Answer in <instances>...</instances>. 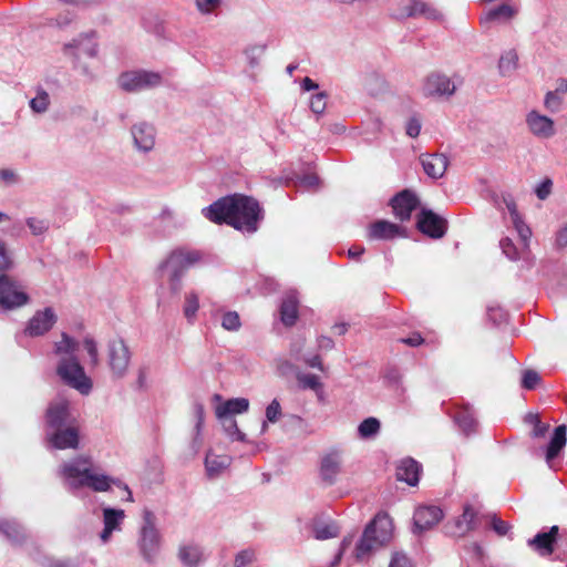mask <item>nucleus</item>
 <instances>
[{
    "label": "nucleus",
    "instance_id": "a211bd4d",
    "mask_svg": "<svg viewBox=\"0 0 567 567\" xmlns=\"http://www.w3.org/2000/svg\"><path fill=\"white\" fill-rule=\"evenodd\" d=\"M398 17H424L429 20H440L442 13L433 6L422 0H405Z\"/></svg>",
    "mask_w": 567,
    "mask_h": 567
},
{
    "label": "nucleus",
    "instance_id": "f8f14e48",
    "mask_svg": "<svg viewBox=\"0 0 567 567\" xmlns=\"http://www.w3.org/2000/svg\"><path fill=\"white\" fill-rule=\"evenodd\" d=\"M456 91V84L450 76L434 72L429 74L422 83V93L426 97H449Z\"/></svg>",
    "mask_w": 567,
    "mask_h": 567
},
{
    "label": "nucleus",
    "instance_id": "4c0bfd02",
    "mask_svg": "<svg viewBox=\"0 0 567 567\" xmlns=\"http://www.w3.org/2000/svg\"><path fill=\"white\" fill-rule=\"evenodd\" d=\"M517 61L518 56L514 50L506 51L498 62L499 73L503 76L511 75L517 68Z\"/></svg>",
    "mask_w": 567,
    "mask_h": 567
},
{
    "label": "nucleus",
    "instance_id": "c03bdc74",
    "mask_svg": "<svg viewBox=\"0 0 567 567\" xmlns=\"http://www.w3.org/2000/svg\"><path fill=\"white\" fill-rule=\"evenodd\" d=\"M50 104L49 94L44 90H39L37 95L31 99L30 107L35 113H44Z\"/></svg>",
    "mask_w": 567,
    "mask_h": 567
},
{
    "label": "nucleus",
    "instance_id": "a878e982",
    "mask_svg": "<svg viewBox=\"0 0 567 567\" xmlns=\"http://www.w3.org/2000/svg\"><path fill=\"white\" fill-rule=\"evenodd\" d=\"M400 226L388 220H378L370 225L368 237L370 239L388 240L402 236Z\"/></svg>",
    "mask_w": 567,
    "mask_h": 567
},
{
    "label": "nucleus",
    "instance_id": "ddd939ff",
    "mask_svg": "<svg viewBox=\"0 0 567 567\" xmlns=\"http://www.w3.org/2000/svg\"><path fill=\"white\" fill-rule=\"evenodd\" d=\"M525 123L528 132L538 140H550L556 135L554 120L537 110L526 113Z\"/></svg>",
    "mask_w": 567,
    "mask_h": 567
},
{
    "label": "nucleus",
    "instance_id": "473e14b6",
    "mask_svg": "<svg viewBox=\"0 0 567 567\" xmlns=\"http://www.w3.org/2000/svg\"><path fill=\"white\" fill-rule=\"evenodd\" d=\"M178 557L188 567H196L203 559V551L197 545H185L179 548Z\"/></svg>",
    "mask_w": 567,
    "mask_h": 567
},
{
    "label": "nucleus",
    "instance_id": "58836bf2",
    "mask_svg": "<svg viewBox=\"0 0 567 567\" xmlns=\"http://www.w3.org/2000/svg\"><path fill=\"white\" fill-rule=\"evenodd\" d=\"M282 415L281 405L277 399H274L266 408L265 416L266 420L261 425V433H266L268 430V423H277Z\"/></svg>",
    "mask_w": 567,
    "mask_h": 567
},
{
    "label": "nucleus",
    "instance_id": "c85d7f7f",
    "mask_svg": "<svg viewBox=\"0 0 567 567\" xmlns=\"http://www.w3.org/2000/svg\"><path fill=\"white\" fill-rule=\"evenodd\" d=\"M298 298L295 292H288L280 306V319L287 327H291L298 319Z\"/></svg>",
    "mask_w": 567,
    "mask_h": 567
},
{
    "label": "nucleus",
    "instance_id": "9b49d317",
    "mask_svg": "<svg viewBox=\"0 0 567 567\" xmlns=\"http://www.w3.org/2000/svg\"><path fill=\"white\" fill-rule=\"evenodd\" d=\"M30 297L23 287L10 277L0 276V308L12 310L28 305Z\"/></svg>",
    "mask_w": 567,
    "mask_h": 567
},
{
    "label": "nucleus",
    "instance_id": "09e8293b",
    "mask_svg": "<svg viewBox=\"0 0 567 567\" xmlns=\"http://www.w3.org/2000/svg\"><path fill=\"white\" fill-rule=\"evenodd\" d=\"M256 560V551L251 548L238 551L234 559V567H249Z\"/></svg>",
    "mask_w": 567,
    "mask_h": 567
},
{
    "label": "nucleus",
    "instance_id": "79ce46f5",
    "mask_svg": "<svg viewBox=\"0 0 567 567\" xmlns=\"http://www.w3.org/2000/svg\"><path fill=\"white\" fill-rule=\"evenodd\" d=\"M499 247L503 251V254L509 259V260H518L520 257L524 256L525 252H527L528 250H524L523 247L520 249H518L513 240L508 237H505L503 239H501L499 241Z\"/></svg>",
    "mask_w": 567,
    "mask_h": 567
},
{
    "label": "nucleus",
    "instance_id": "f03ea898",
    "mask_svg": "<svg viewBox=\"0 0 567 567\" xmlns=\"http://www.w3.org/2000/svg\"><path fill=\"white\" fill-rule=\"evenodd\" d=\"M56 475L65 489L75 496L85 487L94 492H106L113 484L121 486L117 480L96 470L93 461L86 456L63 462L58 467Z\"/></svg>",
    "mask_w": 567,
    "mask_h": 567
},
{
    "label": "nucleus",
    "instance_id": "c9c22d12",
    "mask_svg": "<svg viewBox=\"0 0 567 567\" xmlns=\"http://www.w3.org/2000/svg\"><path fill=\"white\" fill-rule=\"evenodd\" d=\"M381 430V423L377 417L364 419L358 426L360 439L368 440L377 436Z\"/></svg>",
    "mask_w": 567,
    "mask_h": 567
},
{
    "label": "nucleus",
    "instance_id": "69168bd1",
    "mask_svg": "<svg viewBox=\"0 0 567 567\" xmlns=\"http://www.w3.org/2000/svg\"><path fill=\"white\" fill-rule=\"evenodd\" d=\"M503 200H504V204H505L506 208L509 212L512 221L518 220L519 218H522L519 216L518 212H517L516 204H515L514 199L511 196H505L503 198Z\"/></svg>",
    "mask_w": 567,
    "mask_h": 567
},
{
    "label": "nucleus",
    "instance_id": "37998d69",
    "mask_svg": "<svg viewBox=\"0 0 567 567\" xmlns=\"http://www.w3.org/2000/svg\"><path fill=\"white\" fill-rule=\"evenodd\" d=\"M564 99L556 90L548 91L544 97V107L550 113H558L563 107Z\"/></svg>",
    "mask_w": 567,
    "mask_h": 567
},
{
    "label": "nucleus",
    "instance_id": "f704fd0d",
    "mask_svg": "<svg viewBox=\"0 0 567 567\" xmlns=\"http://www.w3.org/2000/svg\"><path fill=\"white\" fill-rule=\"evenodd\" d=\"M454 420L465 434H470L475 431L476 420L471 409L465 408L457 410L455 412Z\"/></svg>",
    "mask_w": 567,
    "mask_h": 567
},
{
    "label": "nucleus",
    "instance_id": "774afa93",
    "mask_svg": "<svg viewBox=\"0 0 567 567\" xmlns=\"http://www.w3.org/2000/svg\"><path fill=\"white\" fill-rule=\"evenodd\" d=\"M400 341L410 347H417L424 342V339L419 332H414L408 338L400 339Z\"/></svg>",
    "mask_w": 567,
    "mask_h": 567
},
{
    "label": "nucleus",
    "instance_id": "338daca9",
    "mask_svg": "<svg viewBox=\"0 0 567 567\" xmlns=\"http://www.w3.org/2000/svg\"><path fill=\"white\" fill-rule=\"evenodd\" d=\"M11 266L10 257L3 241L0 240V271L7 270Z\"/></svg>",
    "mask_w": 567,
    "mask_h": 567
},
{
    "label": "nucleus",
    "instance_id": "13d9d810",
    "mask_svg": "<svg viewBox=\"0 0 567 567\" xmlns=\"http://www.w3.org/2000/svg\"><path fill=\"white\" fill-rule=\"evenodd\" d=\"M553 182L549 178L544 179L535 189L537 197L542 200L546 199L551 192Z\"/></svg>",
    "mask_w": 567,
    "mask_h": 567
},
{
    "label": "nucleus",
    "instance_id": "423d86ee",
    "mask_svg": "<svg viewBox=\"0 0 567 567\" xmlns=\"http://www.w3.org/2000/svg\"><path fill=\"white\" fill-rule=\"evenodd\" d=\"M393 535V523L386 513H379L367 525L360 539L355 544L354 557L357 560L369 558L375 550L388 544Z\"/></svg>",
    "mask_w": 567,
    "mask_h": 567
},
{
    "label": "nucleus",
    "instance_id": "412c9836",
    "mask_svg": "<svg viewBox=\"0 0 567 567\" xmlns=\"http://www.w3.org/2000/svg\"><path fill=\"white\" fill-rule=\"evenodd\" d=\"M342 458L338 452L326 454L320 462V478L326 485H333L341 472Z\"/></svg>",
    "mask_w": 567,
    "mask_h": 567
},
{
    "label": "nucleus",
    "instance_id": "8fccbe9b",
    "mask_svg": "<svg viewBox=\"0 0 567 567\" xmlns=\"http://www.w3.org/2000/svg\"><path fill=\"white\" fill-rule=\"evenodd\" d=\"M512 223L520 238L523 249L528 250L529 239L532 236L530 228L527 225H525L522 218H519L518 220H514Z\"/></svg>",
    "mask_w": 567,
    "mask_h": 567
},
{
    "label": "nucleus",
    "instance_id": "39448f33",
    "mask_svg": "<svg viewBox=\"0 0 567 567\" xmlns=\"http://www.w3.org/2000/svg\"><path fill=\"white\" fill-rule=\"evenodd\" d=\"M204 254L196 249L177 248L159 264L158 270L162 278H165L172 295L176 296L182 290V279L190 267L200 264Z\"/></svg>",
    "mask_w": 567,
    "mask_h": 567
},
{
    "label": "nucleus",
    "instance_id": "a19ab883",
    "mask_svg": "<svg viewBox=\"0 0 567 567\" xmlns=\"http://www.w3.org/2000/svg\"><path fill=\"white\" fill-rule=\"evenodd\" d=\"M316 539L326 540L339 535V527L334 523L317 524L313 527Z\"/></svg>",
    "mask_w": 567,
    "mask_h": 567
},
{
    "label": "nucleus",
    "instance_id": "a18cd8bd",
    "mask_svg": "<svg viewBox=\"0 0 567 567\" xmlns=\"http://www.w3.org/2000/svg\"><path fill=\"white\" fill-rule=\"evenodd\" d=\"M221 421H223V426H224L225 432L233 441H239V442L246 441V434L239 430L236 420L223 419Z\"/></svg>",
    "mask_w": 567,
    "mask_h": 567
},
{
    "label": "nucleus",
    "instance_id": "4be33fe9",
    "mask_svg": "<svg viewBox=\"0 0 567 567\" xmlns=\"http://www.w3.org/2000/svg\"><path fill=\"white\" fill-rule=\"evenodd\" d=\"M424 173L434 179L441 178L449 166V158L444 154H425L420 157Z\"/></svg>",
    "mask_w": 567,
    "mask_h": 567
},
{
    "label": "nucleus",
    "instance_id": "680f3d73",
    "mask_svg": "<svg viewBox=\"0 0 567 567\" xmlns=\"http://www.w3.org/2000/svg\"><path fill=\"white\" fill-rule=\"evenodd\" d=\"M0 181L6 185H13L18 182V176L14 171L9 168L0 169Z\"/></svg>",
    "mask_w": 567,
    "mask_h": 567
},
{
    "label": "nucleus",
    "instance_id": "aec40b11",
    "mask_svg": "<svg viewBox=\"0 0 567 567\" xmlns=\"http://www.w3.org/2000/svg\"><path fill=\"white\" fill-rule=\"evenodd\" d=\"M125 518V512L118 508L105 507L103 508V529L100 533V539L103 544H107L114 532L122 529V524Z\"/></svg>",
    "mask_w": 567,
    "mask_h": 567
},
{
    "label": "nucleus",
    "instance_id": "ea45409f",
    "mask_svg": "<svg viewBox=\"0 0 567 567\" xmlns=\"http://www.w3.org/2000/svg\"><path fill=\"white\" fill-rule=\"evenodd\" d=\"M296 378L299 386L303 390L309 389L319 392L322 389V383L316 374L298 372Z\"/></svg>",
    "mask_w": 567,
    "mask_h": 567
},
{
    "label": "nucleus",
    "instance_id": "e2e57ef3",
    "mask_svg": "<svg viewBox=\"0 0 567 567\" xmlns=\"http://www.w3.org/2000/svg\"><path fill=\"white\" fill-rule=\"evenodd\" d=\"M555 247L557 249H564L567 247V224L564 225L556 234Z\"/></svg>",
    "mask_w": 567,
    "mask_h": 567
},
{
    "label": "nucleus",
    "instance_id": "0e129e2a",
    "mask_svg": "<svg viewBox=\"0 0 567 567\" xmlns=\"http://www.w3.org/2000/svg\"><path fill=\"white\" fill-rule=\"evenodd\" d=\"M194 414L196 417V425H195L196 433L199 434L202 426L204 424V419H205L204 406L202 404H195Z\"/></svg>",
    "mask_w": 567,
    "mask_h": 567
},
{
    "label": "nucleus",
    "instance_id": "cd10ccee",
    "mask_svg": "<svg viewBox=\"0 0 567 567\" xmlns=\"http://www.w3.org/2000/svg\"><path fill=\"white\" fill-rule=\"evenodd\" d=\"M249 410V400L246 398L229 399L215 409V414L218 420L230 419V415L241 414Z\"/></svg>",
    "mask_w": 567,
    "mask_h": 567
},
{
    "label": "nucleus",
    "instance_id": "e433bc0d",
    "mask_svg": "<svg viewBox=\"0 0 567 567\" xmlns=\"http://www.w3.org/2000/svg\"><path fill=\"white\" fill-rule=\"evenodd\" d=\"M198 309H199L198 295L194 291L187 292L185 295L183 313L189 323H193L195 321Z\"/></svg>",
    "mask_w": 567,
    "mask_h": 567
},
{
    "label": "nucleus",
    "instance_id": "f257e3e1",
    "mask_svg": "<svg viewBox=\"0 0 567 567\" xmlns=\"http://www.w3.org/2000/svg\"><path fill=\"white\" fill-rule=\"evenodd\" d=\"M202 214L215 224H227L237 230L254 234L264 219L259 203L243 194H233L219 198L202 209Z\"/></svg>",
    "mask_w": 567,
    "mask_h": 567
},
{
    "label": "nucleus",
    "instance_id": "2f4dec72",
    "mask_svg": "<svg viewBox=\"0 0 567 567\" xmlns=\"http://www.w3.org/2000/svg\"><path fill=\"white\" fill-rule=\"evenodd\" d=\"M230 465V458L226 455L207 453L205 458L206 473L210 478L219 476Z\"/></svg>",
    "mask_w": 567,
    "mask_h": 567
},
{
    "label": "nucleus",
    "instance_id": "c756f323",
    "mask_svg": "<svg viewBox=\"0 0 567 567\" xmlns=\"http://www.w3.org/2000/svg\"><path fill=\"white\" fill-rule=\"evenodd\" d=\"M558 533V527L553 526L548 533H539L528 540V545L540 555H550L554 551V542Z\"/></svg>",
    "mask_w": 567,
    "mask_h": 567
},
{
    "label": "nucleus",
    "instance_id": "603ef678",
    "mask_svg": "<svg viewBox=\"0 0 567 567\" xmlns=\"http://www.w3.org/2000/svg\"><path fill=\"white\" fill-rule=\"evenodd\" d=\"M27 225L31 230L32 235L40 236L43 235L49 229V221L45 219H39L35 217H29L27 219Z\"/></svg>",
    "mask_w": 567,
    "mask_h": 567
},
{
    "label": "nucleus",
    "instance_id": "bb28decb",
    "mask_svg": "<svg viewBox=\"0 0 567 567\" xmlns=\"http://www.w3.org/2000/svg\"><path fill=\"white\" fill-rule=\"evenodd\" d=\"M518 13V8L509 3H502L489 9L481 17V23L486 27L491 22H508Z\"/></svg>",
    "mask_w": 567,
    "mask_h": 567
},
{
    "label": "nucleus",
    "instance_id": "0eeeda50",
    "mask_svg": "<svg viewBox=\"0 0 567 567\" xmlns=\"http://www.w3.org/2000/svg\"><path fill=\"white\" fill-rule=\"evenodd\" d=\"M61 52L64 58L71 61L75 70H80L82 74L89 75V68L82 63L81 55L90 59L97 56L99 42L96 32L91 30L76 34L70 41L62 44Z\"/></svg>",
    "mask_w": 567,
    "mask_h": 567
},
{
    "label": "nucleus",
    "instance_id": "1a4fd4ad",
    "mask_svg": "<svg viewBox=\"0 0 567 567\" xmlns=\"http://www.w3.org/2000/svg\"><path fill=\"white\" fill-rule=\"evenodd\" d=\"M161 73L147 70H131L122 72L117 78L118 86L128 93L151 90L162 84Z\"/></svg>",
    "mask_w": 567,
    "mask_h": 567
},
{
    "label": "nucleus",
    "instance_id": "4d7b16f0",
    "mask_svg": "<svg viewBox=\"0 0 567 567\" xmlns=\"http://www.w3.org/2000/svg\"><path fill=\"white\" fill-rule=\"evenodd\" d=\"M421 132V121L416 116H412L405 124V133L408 136L415 138Z\"/></svg>",
    "mask_w": 567,
    "mask_h": 567
},
{
    "label": "nucleus",
    "instance_id": "3c124183",
    "mask_svg": "<svg viewBox=\"0 0 567 567\" xmlns=\"http://www.w3.org/2000/svg\"><path fill=\"white\" fill-rule=\"evenodd\" d=\"M327 99H328V95L324 92H319L317 94H313L310 99L311 111L317 115L323 114V112L327 107Z\"/></svg>",
    "mask_w": 567,
    "mask_h": 567
},
{
    "label": "nucleus",
    "instance_id": "2eb2a0df",
    "mask_svg": "<svg viewBox=\"0 0 567 567\" xmlns=\"http://www.w3.org/2000/svg\"><path fill=\"white\" fill-rule=\"evenodd\" d=\"M417 228L424 235L439 239L446 233V220L432 210L423 209L417 218Z\"/></svg>",
    "mask_w": 567,
    "mask_h": 567
},
{
    "label": "nucleus",
    "instance_id": "de8ad7c7",
    "mask_svg": "<svg viewBox=\"0 0 567 567\" xmlns=\"http://www.w3.org/2000/svg\"><path fill=\"white\" fill-rule=\"evenodd\" d=\"M265 51V44L250 45L245 50L246 59L251 68H255L259 64V61L264 55Z\"/></svg>",
    "mask_w": 567,
    "mask_h": 567
},
{
    "label": "nucleus",
    "instance_id": "6ab92c4d",
    "mask_svg": "<svg viewBox=\"0 0 567 567\" xmlns=\"http://www.w3.org/2000/svg\"><path fill=\"white\" fill-rule=\"evenodd\" d=\"M419 199L414 193L404 189L391 199V206L396 218L402 221L411 218L412 212L417 207Z\"/></svg>",
    "mask_w": 567,
    "mask_h": 567
},
{
    "label": "nucleus",
    "instance_id": "b1692460",
    "mask_svg": "<svg viewBox=\"0 0 567 567\" xmlns=\"http://www.w3.org/2000/svg\"><path fill=\"white\" fill-rule=\"evenodd\" d=\"M475 511L466 505L463 514L454 522L453 525L447 526V534L453 537H463L468 532L475 528Z\"/></svg>",
    "mask_w": 567,
    "mask_h": 567
},
{
    "label": "nucleus",
    "instance_id": "4468645a",
    "mask_svg": "<svg viewBox=\"0 0 567 567\" xmlns=\"http://www.w3.org/2000/svg\"><path fill=\"white\" fill-rule=\"evenodd\" d=\"M58 321V316L53 308L47 307L38 310L29 319L24 333L29 337H40L49 332Z\"/></svg>",
    "mask_w": 567,
    "mask_h": 567
},
{
    "label": "nucleus",
    "instance_id": "49530a36",
    "mask_svg": "<svg viewBox=\"0 0 567 567\" xmlns=\"http://www.w3.org/2000/svg\"><path fill=\"white\" fill-rule=\"evenodd\" d=\"M221 327L227 331H238L241 327V321L238 312H224L221 316Z\"/></svg>",
    "mask_w": 567,
    "mask_h": 567
},
{
    "label": "nucleus",
    "instance_id": "6e6d98bb",
    "mask_svg": "<svg viewBox=\"0 0 567 567\" xmlns=\"http://www.w3.org/2000/svg\"><path fill=\"white\" fill-rule=\"evenodd\" d=\"M83 346L91 359V364L96 367L99 364V350L95 340L93 338L86 337L83 341Z\"/></svg>",
    "mask_w": 567,
    "mask_h": 567
},
{
    "label": "nucleus",
    "instance_id": "bf43d9fd",
    "mask_svg": "<svg viewBox=\"0 0 567 567\" xmlns=\"http://www.w3.org/2000/svg\"><path fill=\"white\" fill-rule=\"evenodd\" d=\"M492 528L499 536H504L508 533L511 526L508 525V523L502 520L501 518L493 516L492 517Z\"/></svg>",
    "mask_w": 567,
    "mask_h": 567
},
{
    "label": "nucleus",
    "instance_id": "f3484780",
    "mask_svg": "<svg viewBox=\"0 0 567 567\" xmlns=\"http://www.w3.org/2000/svg\"><path fill=\"white\" fill-rule=\"evenodd\" d=\"M443 511L435 505H423L415 509L414 532L421 533L435 526L443 518Z\"/></svg>",
    "mask_w": 567,
    "mask_h": 567
},
{
    "label": "nucleus",
    "instance_id": "72a5a7b5",
    "mask_svg": "<svg viewBox=\"0 0 567 567\" xmlns=\"http://www.w3.org/2000/svg\"><path fill=\"white\" fill-rule=\"evenodd\" d=\"M0 533L13 544H19L24 539V530L16 522L0 520Z\"/></svg>",
    "mask_w": 567,
    "mask_h": 567
},
{
    "label": "nucleus",
    "instance_id": "dca6fc26",
    "mask_svg": "<svg viewBox=\"0 0 567 567\" xmlns=\"http://www.w3.org/2000/svg\"><path fill=\"white\" fill-rule=\"evenodd\" d=\"M131 134L137 151L148 153L154 148L156 131L152 124L138 122L132 126Z\"/></svg>",
    "mask_w": 567,
    "mask_h": 567
},
{
    "label": "nucleus",
    "instance_id": "864d4df0",
    "mask_svg": "<svg viewBox=\"0 0 567 567\" xmlns=\"http://www.w3.org/2000/svg\"><path fill=\"white\" fill-rule=\"evenodd\" d=\"M540 382V377L535 370L523 371L522 386L526 390H533Z\"/></svg>",
    "mask_w": 567,
    "mask_h": 567
},
{
    "label": "nucleus",
    "instance_id": "7c9ffc66",
    "mask_svg": "<svg viewBox=\"0 0 567 567\" xmlns=\"http://www.w3.org/2000/svg\"><path fill=\"white\" fill-rule=\"evenodd\" d=\"M567 427L561 424L554 430L553 437L547 446L546 461L550 463L555 457L558 456L559 452L564 449L567 442Z\"/></svg>",
    "mask_w": 567,
    "mask_h": 567
},
{
    "label": "nucleus",
    "instance_id": "6e6552de",
    "mask_svg": "<svg viewBox=\"0 0 567 567\" xmlns=\"http://www.w3.org/2000/svg\"><path fill=\"white\" fill-rule=\"evenodd\" d=\"M155 514L145 508L142 513V522L137 534V548L147 563H154L162 547V535L156 525Z\"/></svg>",
    "mask_w": 567,
    "mask_h": 567
},
{
    "label": "nucleus",
    "instance_id": "7ed1b4c3",
    "mask_svg": "<svg viewBox=\"0 0 567 567\" xmlns=\"http://www.w3.org/2000/svg\"><path fill=\"white\" fill-rule=\"evenodd\" d=\"M78 350L79 342L62 332L61 340L54 342L53 347V352L58 358L55 372L66 385L86 395L91 392L93 384L79 360Z\"/></svg>",
    "mask_w": 567,
    "mask_h": 567
},
{
    "label": "nucleus",
    "instance_id": "5701e85b",
    "mask_svg": "<svg viewBox=\"0 0 567 567\" xmlns=\"http://www.w3.org/2000/svg\"><path fill=\"white\" fill-rule=\"evenodd\" d=\"M78 13L73 9H63L45 18L44 25L58 31H69L78 22Z\"/></svg>",
    "mask_w": 567,
    "mask_h": 567
},
{
    "label": "nucleus",
    "instance_id": "5fc2aeb1",
    "mask_svg": "<svg viewBox=\"0 0 567 567\" xmlns=\"http://www.w3.org/2000/svg\"><path fill=\"white\" fill-rule=\"evenodd\" d=\"M195 7L200 14H210L217 9L221 0H194Z\"/></svg>",
    "mask_w": 567,
    "mask_h": 567
},
{
    "label": "nucleus",
    "instance_id": "393cba45",
    "mask_svg": "<svg viewBox=\"0 0 567 567\" xmlns=\"http://www.w3.org/2000/svg\"><path fill=\"white\" fill-rule=\"evenodd\" d=\"M421 464L411 457L403 458L396 466V478L410 486H415L420 480Z\"/></svg>",
    "mask_w": 567,
    "mask_h": 567
},
{
    "label": "nucleus",
    "instance_id": "052dcab7",
    "mask_svg": "<svg viewBox=\"0 0 567 567\" xmlns=\"http://www.w3.org/2000/svg\"><path fill=\"white\" fill-rule=\"evenodd\" d=\"M389 567H411V561L404 554L394 553Z\"/></svg>",
    "mask_w": 567,
    "mask_h": 567
},
{
    "label": "nucleus",
    "instance_id": "9d476101",
    "mask_svg": "<svg viewBox=\"0 0 567 567\" xmlns=\"http://www.w3.org/2000/svg\"><path fill=\"white\" fill-rule=\"evenodd\" d=\"M131 357V350L124 339L114 338L109 341L107 363L114 378L122 379L126 375Z\"/></svg>",
    "mask_w": 567,
    "mask_h": 567
},
{
    "label": "nucleus",
    "instance_id": "20e7f679",
    "mask_svg": "<svg viewBox=\"0 0 567 567\" xmlns=\"http://www.w3.org/2000/svg\"><path fill=\"white\" fill-rule=\"evenodd\" d=\"M47 424V437L54 449H78L79 429L65 399L60 398L50 404Z\"/></svg>",
    "mask_w": 567,
    "mask_h": 567
}]
</instances>
